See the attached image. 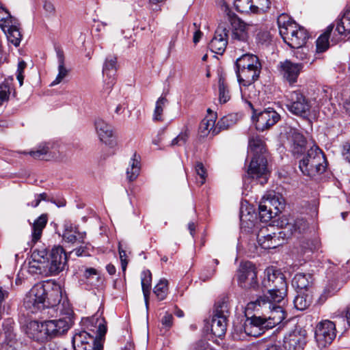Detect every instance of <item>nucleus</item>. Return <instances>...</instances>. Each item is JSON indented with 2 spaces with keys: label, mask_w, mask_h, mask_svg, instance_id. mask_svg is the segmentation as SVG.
<instances>
[{
  "label": "nucleus",
  "mask_w": 350,
  "mask_h": 350,
  "mask_svg": "<svg viewBox=\"0 0 350 350\" xmlns=\"http://www.w3.org/2000/svg\"><path fill=\"white\" fill-rule=\"evenodd\" d=\"M97 274L96 269L94 268H88L85 269L84 272V276L86 278H90L92 275H94Z\"/></svg>",
  "instance_id": "nucleus-64"
},
{
  "label": "nucleus",
  "mask_w": 350,
  "mask_h": 350,
  "mask_svg": "<svg viewBox=\"0 0 350 350\" xmlns=\"http://www.w3.org/2000/svg\"><path fill=\"white\" fill-rule=\"evenodd\" d=\"M280 34L288 46L301 26L292 21L287 14H280L277 20Z\"/></svg>",
  "instance_id": "nucleus-15"
},
{
  "label": "nucleus",
  "mask_w": 350,
  "mask_h": 350,
  "mask_svg": "<svg viewBox=\"0 0 350 350\" xmlns=\"http://www.w3.org/2000/svg\"><path fill=\"white\" fill-rule=\"evenodd\" d=\"M45 321L39 323L32 321L29 323L27 327V333L29 336L35 340H44L49 337L48 333L45 331Z\"/></svg>",
  "instance_id": "nucleus-25"
},
{
  "label": "nucleus",
  "mask_w": 350,
  "mask_h": 350,
  "mask_svg": "<svg viewBox=\"0 0 350 350\" xmlns=\"http://www.w3.org/2000/svg\"><path fill=\"white\" fill-rule=\"evenodd\" d=\"M67 254L62 246L53 247L46 265L50 274L55 275L63 271L67 267Z\"/></svg>",
  "instance_id": "nucleus-12"
},
{
  "label": "nucleus",
  "mask_w": 350,
  "mask_h": 350,
  "mask_svg": "<svg viewBox=\"0 0 350 350\" xmlns=\"http://www.w3.org/2000/svg\"><path fill=\"white\" fill-rule=\"evenodd\" d=\"M336 336V325L329 320L319 323L315 329V338L319 347L329 345Z\"/></svg>",
  "instance_id": "nucleus-9"
},
{
  "label": "nucleus",
  "mask_w": 350,
  "mask_h": 350,
  "mask_svg": "<svg viewBox=\"0 0 350 350\" xmlns=\"http://www.w3.org/2000/svg\"><path fill=\"white\" fill-rule=\"evenodd\" d=\"M167 100L165 97L161 96L156 102L155 109L154 110L152 120L154 122H162L163 109Z\"/></svg>",
  "instance_id": "nucleus-46"
},
{
  "label": "nucleus",
  "mask_w": 350,
  "mask_h": 350,
  "mask_svg": "<svg viewBox=\"0 0 350 350\" xmlns=\"http://www.w3.org/2000/svg\"><path fill=\"white\" fill-rule=\"evenodd\" d=\"M10 94V88L8 85H0V105L8 100Z\"/></svg>",
  "instance_id": "nucleus-54"
},
{
  "label": "nucleus",
  "mask_w": 350,
  "mask_h": 350,
  "mask_svg": "<svg viewBox=\"0 0 350 350\" xmlns=\"http://www.w3.org/2000/svg\"><path fill=\"white\" fill-rule=\"evenodd\" d=\"M279 67L280 73L285 81L290 85H293L297 81V78L303 69V63H293L286 59L280 62Z\"/></svg>",
  "instance_id": "nucleus-17"
},
{
  "label": "nucleus",
  "mask_w": 350,
  "mask_h": 350,
  "mask_svg": "<svg viewBox=\"0 0 350 350\" xmlns=\"http://www.w3.org/2000/svg\"><path fill=\"white\" fill-rule=\"evenodd\" d=\"M262 65L258 57L252 53H245L235 62V72L241 85L248 86L259 78Z\"/></svg>",
  "instance_id": "nucleus-5"
},
{
  "label": "nucleus",
  "mask_w": 350,
  "mask_h": 350,
  "mask_svg": "<svg viewBox=\"0 0 350 350\" xmlns=\"http://www.w3.org/2000/svg\"><path fill=\"white\" fill-rule=\"evenodd\" d=\"M249 149L256 157H267L264 140L258 135H252L249 139Z\"/></svg>",
  "instance_id": "nucleus-30"
},
{
  "label": "nucleus",
  "mask_w": 350,
  "mask_h": 350,
  "mask_svg": "<svg viewBox=\"0 0 350 350\" xmlns=\"http://www.w3.org/2000/svg\"><path fill=\"white\" fill-rule=\"evenodd\" d=\"M96 343L100 342L85 331L76 332L72 338L75 350H92Z\"/></svg>",
  "instance_id": "nucleus-20"
},
{
  "label": "nucleus",
  "mask_w": 350,
  "mask_h": 350,
  "mask_svg": "<svg viewBox=\"0 0 350 350\" xmlns=\"http://www.w3.org/2000/svg\"><path fill=\"white\" fill-rule=\"evenodd\" d=\"M61 293L58 288L46 289L42 284L34 285L24 298L23 304L32 313L45 308L55 312L59 309Z\"/></svg>",
  "instance_id": "nucleus-4"
},
{
  "label": "nucleus",
  "mask_w": 350,
  "mask_h": 350,
  "mask_svg": "<svg viewBox=\"0 0 350 350\" xmlns=\"http://www.w3.org/2000/svg\"><path fill=\"white\" fill-rule=\"evenodd\" d=\"M334 25H329L325 31L321 34L317 40V51L323 53L329 48V38L333 30Z\"/></svg>",
  "instance_id": "nucleus-39"
},
{
  "label": "nucleus",
  "mask_w": 350,
  "mask_h": 350,
  "mask_svg": "<svg viewBox=\"0 0 350 350\" xmlns=\"http://www.w3.org/2000/svg\"><path fill=\"white\" fill-rule=\"evenodd\" d=\"M218 83L219 101L221 104L226 103L231 97L228 86L222 78H219Z\"/></svg>",
  "instance_id": "nucleus-45"
},
{
  "label": "nucleus",
  "mask_w": 350,
  "mask_h": 350,
  "mask_svg": "<svg viewBox=\"0 0 350 350\" xmlns=\"http://www.w3.org/2000/svg\"><path fill=\"white\" fill-rule=\"evenodd\" d=\"M259 217L262 222H267L269 221L273 216V211L268 204L265 202V199L262 198L258 206Z\"/></svg>",
  "instance_id": "nucleus-41"
},
{
  "label": "nucleus",
  "mask_w": 350,
  "mask_h": 350,
  "mask_svg": "<svg viewBox=\"0 0 350 350\" xmlns=\"http://www.w3.org/2000/svg\"><path fill=\"white\" fill-rule=\"evenodd\" d=\"M251 13L261 14L267 12L271 6L270 0H252Z\"/></svg>",
  "instance_id": "nucleus-43"
},
{
  "label": "nucleus",
  "mask_w": 350,
  "mask_h": 350,
  "mask_svg": "<svg viewBox=\"0 0 350 350\" xmlns=\"http://www.w3.org/2000/svg\"><path fill=\"white\" fill-rule=\"evenodd\" d=\"M3 329V336L5 338L4 342L10 347L13 346L16 340V335L14 333L12 327H4Z\"/></svg>",
  "instance_id": "nucleus-52"
},
{
  "label": "nucleus",
  "mask_w": 350,
  "mask_h": 350,
  "mask_svg": "<svg viewBox=\"0 0 350 350\" xmlns=\"http://www.w3.org/2000/svg\"><path fill=\"white\" fill-rule=\"evenodd\" d=\"M31 258V262H30V264H38V265L33 264L32 265V267H36L38 269L41 271L42 268L44 267L43 265L47 263V261L49 260V258H47V251L46 250V249H36L32 252Z\"/></svg>",
  "instance_id": "nucleus-36"
},
{
  "label": "nucleus",
  "mask_w": 350,
  "mask_h": 350,
  "mask_svg": "<svg viewBox=\"0 0 350 350\" xmlns=\"http://www.w3.org/2000/svg\"><path fill=\"white\" fill-rule=\"evenodd\" d=\"M262 287L267 293L260 296L256 300L249 302L246 312L263 310L266 312L274 310L278 307L284 310V297L287 294L288 285L284 275L279 270L267 268L262 281Z\"/></svg>",
  "instance_id": "nucleus-1"
},
{
  "label": "nucleus",
  "mask_w": 350,
  "mask_h": 350,
  "mask_svg": "<svg viewBox=\"0 0 350 350\" xmlns=\"http://www.w3.org/2000/svg\"><path fill=\"white\" fill-rule=\"evenodd\" d=\"M47 221V215L42 214L31 224V243L35 244L41 239L43 230L46 226Z\"/></svg>",
  "instance_id": "nucleus-26"
},
{
  "label": "nucleus",
  "mask_w": 350,
  "mask_h": 350,
  "mask_svg": "<svg viewBox=\"0 0 350 350\" xmlns=\"http://www.w3.org/2000/svg\"><path fill=\"white\" fill-rule=\"evenodd\" d=\"M18 20L12 16L8 10L0 3V27L2 30L10 27L12 24H16Z\"/></svg>",
  "instance_id": "nucleus-40"
},
{
  "label": "nucleus",
  "mask_w": 350,
  "mask_h": 350,
  "mask_svg": "<svg viewBox=\"0 0 350 350\" xmlns=\"http://www.w3.org/2000/svg\"><path fill=\"white\" fill-rule=\"evenodd\" d=\"M314 278L312 274L297 273L292 280V285L297 291H313L312 284Z\"/></svg>",
  "instance_id": "nucleus-23"
},
{
  "label": "nucleus",
  "mask_w": 350,
  "mask_h": 350,
  "mask_svg": "<svg viewBox=\"0 0 350 350\" xmlns=\"http://www.w3.org/2000/svg\"><path fill=\"white\" fill-rule=\"evenodd\" d=\"M313 291H297L293 300L295 308L299 310L307 309L312 303Z\"/></svg>",
  "instance_id": "nucleus-31"
},
{
  "label": "nucleus",
  "mask_w": 350,
  "mask_h": 350,
  "mask_svg": "<svg viewBox=\"0 0 350 350\" xmlns=\"http://www.w3.org/2000/svg\"><path fill=\"white\" fill-rule=\"evenodd\" d=\"M98 327L97 329V336L96 338H97V340H98V339H101L103 337L105 336L107 332V326L106 322L103 319L98 320Z\"/></svg>",
  "instance_id": "nucleus-55"
},
{
  "label": "nucleus",
  "mask_w": 350,
  "mask_h": 350,
  "mask_svg": "<svg viewBox=\"0 0 350 350\" xmlns=\"http://www.w3.org/2000/svg\"><path fill=\"white\" fill-rule=\"evenodd\" d=\"M252 0H234V5L236 10L241 13H251Z\"/></svg>",
  "instance_id": "nucleus-50"
},
{
  "label": "nucleus",
  "mask_w": 350,
  "mask_h": 350,
  "mask_svg": "<svg viewBox=\"0 0 350 350\" xmlns=\"http://www.w3.org/2000/svg\"><path fill=\"white\" fill-rule=\"evenodd\" d=\"M19 25L20 23L18 21H17L16 24H12L10 27H6L5 30H3L7 35L8 41L13 44L15 46H19L22 38Z\"/></svg>",
  "instance_id": "nucleus-34"
},
{
  "label": "nucleus",
  "mask_w": 350,
  "mask_h": 350,
  "mask_svg": "<svg viewBox=\"0 0 350 350\" xmlns=\"http://www.w3.org/2000/svg\"><path fill=\"white\" fill-rule=\"evenodd\" d=\"M43 8L44 10L49 14H54L55 10L53 4L51 2L45 1L44 3Z\"/></svg>",
  "instance_id": "nucleus-62"
},
{
  "label": "nucleus",
  "mask_w": 350,
  "mask_h": 350,
  "mask_svg": "<svg viewBox=\"0 0 350 350\" xmlns=\"http://www.w3.org/2000/svg\"><path fill=\"white\" fill-rule=\"evenodd\" d=\"M237 280L242 288H255L257 286V273L255 266L250 262L241 263L237 271Z\"/></svg>",
  "instance_id": "nucleus-11"
},
{
  "label": "nucleus",
  "mask_w": 350,
  "mask_h": 350,
  "mask_svg": "<svg viewBox=\"0 0 350 350\" xmlns=\"http://www.w3.org/2000/svg\"><path fill=\"white\" fill-rule=\"evenodd\" d=\"M161 323L165 327L170 329L173 324L172 314L166 312L161 319Z\"/></svg>",
  "instance_id": "nucleus-59"
},
{
  "label": "nucleus",
  "mask_w": 350,
  "mask_h": 350,
  "mask_svg": "<svg viewBox=\"0 0 350 350\" xmlns=\"http://www.w3.org/2000/svg\"><path fill=\"white\" fill-rule=\"evenodd\" d=\"M116 71L117 57L110 55L106 57L103 66V74L104 77L103 90L107 94L111 92L115 83Z\"/></svg>",
  "instance_id": "nucleus-16"
},
{
  "label": "nucleus",
  "mask_w": 350,
  "mask_h": 350,
  "mask_svg": "<svg viewBox=\"0 0 350 350\" xmlns=\"http://www.w3.org/2000/svg\"><path fill=\"white\" fill-rule=\"evenodd\" d=\"M280 116L273 108L268 107L261 111L257 116L256 129L264 131L275 124Z\"/></svg>",
  "instance_id": "nucleus-19"
},
{
  "label": "nucleus",
  "mask_w": 350,
  "mask_h": 350,
  "mask_svg": "<svg viewBox=\"0 0 350 350\" xmlns=\"http://www.w3.org/2000/svg\"><path fill=\"white\" fill-rule=\"evenodd\" d=\"M286 98V107L291 113L301 117H307L310 114V100L299 90L290 92Z\"/></svg>",
  "instance_id": "nucleus-8"
},
{
  "label": "nucleus",
  "mask_w": 350,
  "mask_h": 350,
  "mask_svg": "<svg viewBox=\"0 0 350 350\" xmlns=\"http://www.w3.org/2000/svg\"><path fill=\"white\" fill-rule=\"evenodd\" d=\"M64 228L62 237L65 241L74 243L78 241L79 243H84V239L86 236L85 232H79L78 228L70 221L64 223Z\"/></svg>",
  "instance_id": "nucleus-21"
},
{
  "label": "nucleus",
  "mask_w": 350,
  "mask_h": 350,
  "mask_svg": "<svg viewBox=\"0 0 350 350\" xmlns=\"http://www.w3.org/2000/svg\"><path fill=\"white\" fill-rule=\"evenodd\" d=\"M226 17L230 22L232 33V38L234 40L243 42L244 43L247 42L248 36V25L239 18L234 13L226 9Z\"/></svg>",
  "instance_id": "nucleus-14"
},
{
  "label": "nucleus",
  "mask_w": 350,
  "mask_h": 350,
  "mask_svg": "<svg viewBox=\"0 0 350 350\" xmlns=\"http://www.w3.org/2000/svg\"><path fill=\"white\" fill-rule=\"evenodd\" d=\"M326 158L317 145L312 146L299 161V167L308 176L313 177L323 174L327 167Z\"/></svg>",
  "instance_id": "nucleus-6"
},
{
  "label": "nucleus",
  "mask_w": 350,
  "mask_h": 350,
  "mask_svg": "<svg viewBox=\"0 0 350 350\" xmlns=\"http://www.w3.org/2000/svg\"><path fill=\"white\" fill-rule=\"evenodd\" d=\"M251 347L252 349L256 348V350H282L275 335L262 338L256 343H252Z\"/></svg>",
  "instance_id": "nucleus-28"
},
{
  "label": "nucleus",
  "mask_w": 350,
  "mask_h": 350,
  "mask_svg": "<svg viewBox=\"0 0 350 350\" xmlns=\"http://www.w3.org/2000/svg\"><path fill=\"white\" fill-rule=\"evenodd\" d=\"M267 157L252 156L247 169V175L252 179H259L260 185L267 182Z\"/></svg>",
  "instance_id": "nucleus-13"
},
{
  "label": "nucleus",
  "mask_w": 350,
  "mask_h": 350,
  "mask_svg": "<svg viewBox=\"0 0 350 350\" xmlns=\"http://www.w3.org/2000/svg\"><path fill=\"white\" fill-rule=\"evenodd\" d=\"M342 155L345 159L350 163V144H345L344 145Z\"/></svg>",
  "instance_id": "nucleus-63"
},
{
  "label": "nucleus",
  "mask_w": 350,
  "mask_h": 350,
  "mask_svg": "<svg viewBox=\"0 0 350 350\" xmlns=\"http://www.w3.org/2000/svg\"><path fill=\"white\" fill-rule=\"evenodd\" d=\"M72 310L68 308L65 317L59 319L45 321L44 328L49 337H55L66 332L72 324Z\"/></svg>",
  "instance_id": "nucleus-10"
},
{
  "label": "nucleus",
  "mask_w": 350,
  "mask_h": 350,
  "mask_svg": "<svg viewBox=\"0 0 350 350\" xmlns=\"http://www.w3.org/2000/svg\"><path fill=\"white\" fill-rule=\"evenodd\" d=\"M236 115L229 114L228 116H224L218 121L217 124L218 131L220 132L221 130L228 129L230 126H233L236 123Z\"/></svg>",
  "instance_id": "nucleus-47"
},
{
  "label": "nucleus",
  "mask_w": 350,
  "mask_h": 350,
  "mask_svg": "<svg viewBox=\"0 0 350 350\" xmlns=\"http://www.w3.org/2000/svg\"><path fill=\"white\" fill-rule=\"evenodd\" d=\"M153 292L159 301L164 300L168 292V281L165 279H161L154 286Z\"/></svg>",
  "instance_id": "nucleus-44"
},
{
  "label": "nucleus",
  "mask_w": 350,
  "mask_h": 350,
  "mask_svg": "<svg viewBox=\"0 0 350 350\" xmlns=\"http://www.w3.org/2000/svg\"><path fill=\"white\" fill-rule=\"evenodd\" d=\"M49 151V147L47 144H41L35 150H31L29 152V155L36 159H43L44 156L47 154Z\"/></svg>",
  "instance_id": "nucleus-48"
},
{
  "label": "nucleus",
  "mask_w": 350,
  "mask_h": 350,
  "mask_svg": "<svg viewBox=\"0 0 350 350\" xmlns=\"http://www.w3.org/2000/svg\"><path fill=\"white\" fill-rule=\"evenodd\" d=\"M308 38L307 31L302 27L299 28L293 38H291L290 47H300L306 43Z\"/></svg>",
  "instance_id": "nucleus-42"
},
{
  "label": "nucleus",
  "mask_w": 350,
  "mask_h": 350,
  "mask_svg": "<svg viewBox=\"0 0 350 350\" xmlns=\"http://www.w3.org/2000/svg\"><path fill=\"white\" fill-rule=\"evenodd\" d=\"M293 48L295 49L293 51V56L299 60L306 62L309 57V49L306 46H304V45L300 47Z\"/></svg>",
  "instance_id": "nucleus-51"
},
{
  "label": "nucleus",
  "mask_w": 350,
  "mask_h": 350,
  "mask_svg": "<svg viewBox=\"0 0 350 350\" xmlns=\"http://www.w3.org/2000/svg\"><path fill=\"white\" fill-rule=\"evenodd\" d=\"M243 325L240 327V331H243L245 335L258 337L266 329L273 328L280 323L286 317L284 310L281 307L275 308V311L267 312L263 310H253L247 313Z\"/></svg>",
  "instance_id": "nucleus-3"
},
{
  "label": "nucleus",
  "mask_w": 350,
  "mask_h": 350,
  "mask_svg": "<svg viewBox=\"0 0 350 350\" xmlns=\"http://www.w3.org/2000/svg\"><path fill=\"white\" fill-rule=\"evenodd\" d=\"M198 133L200 137H207L209 134L215 136L219 133L217 126H215V120L213 118H204L199 126Z\"/></svg>",
  "instance_id": "nucleus-32"
},
{
  "label": "nucleus",
  "mask_w": 350,
  "mask_h": 350,
  "mask_svg": "<svg viewBox=\"0 0 350 350\" xmlns=\"http://www.w3.org/2000/svg\"><path fill=\"white\" fill-rule=\"evenodd\" d=\"M291 151L293 154H302L306 148V140L304 136L297 131H293L289 137Z\"/></svg>",
  "instance_id": "nucleus-29"
},
{
  "label": "nucleus",
  "mask_w": 350,
  "mask_h": 350,
  "mask_svg": "<svg viewBox=\"0 0 350 350\" xmlns=\"http://www.w3.org/2000/svg\"><path fill=\"white\" fill-rule=\"evenodd\" d=\"M191 350H213V349L206 341L200 340L192 347Z\"/></svg>",
  "instance_id": "nucleus-58"
},
{
  "label": "nucleus",
  "mask_w": 350,
  "mask_h": 350,
  "mask_svg": "<svg viewBox=\"0 0 350 350\" xmlns=\"http://www.w3.org/2000/svg\"><path fill=\"white\" fill-rule=\"evenodd\" d=\"M195 171L197 174L196 181L200 185H203L206 181V170L201 162H197L195 165Z\"/></svg>",
  "instance_id": "nucleus-49"
},
{
  "label": "nucleus",
  "mask_w": 350,
  "mask_h": 350,
  "mask_svg": "<svg viewBox=\"0 0 350 350\" xmlns=\"http://www.w3.org/2000/svg\"><path fill=\"white\" fill-rule=\"evenodd\" d=\"M81 246L74 249L70 254L75 253L77 256H90L91 245L89 243H82Z\"/></svg>",
  "instance_id": "nucleus-53"
},
{
  "label": "nucleus",
  "mask_w": 350,
  "mask_h": 350,
  "mask_svg": "<svg viewBox=\"0 0 350 350\" xmlns=\"http://www.w3.org/2000/svg\"><path fill=\"white\" fill-rule=\"evenodd\" d=\"M336 31L340 36H350V9L336 21Z\"/></svg>",
  "instance_id": "nucleus-35"
},
{
  "label": "nucleus",
  "mask_w": 350,
  "mask_h": 350,
  "mask_svg": "<svg viewBox=\"0 0 350 350\" xmlns=\"http://www.w3.org/2000/svg\"><path fill=\"white\" fill-rule=\"evenodd\" d=\"M265 202L273 208L274 215H277L285 208V200L279 193H270L263 196Z\"/></svg>",
  "instance_id": "nucleus-27"
},
{
  "label": "nucleus",
  "mask_w": 350,
  "mask_h": 350,
  "mask_svg": "<svg viewBox=\"0 0 350 350\" xmlns=\"http://www.w3.org/2000/svg\"><path fill=\"white\" fill-rule=\"evenodd\" d=\"M152 273L149 270L144 271L141 275V284L146 306L148 305L149 295L151 289Z\"/></svg>",
  "instance_id": "nucleus-38"
},
{
  "label": "nucleus",
  "mask_w": 350,
  "mask_h": 350,
  "mask_svg": "<svg viewBox=\"0 0 350 350\" xmlns=\"http://www.w3.org/2000/svg\"><path fill=\"white\" fill-rule=\"evenodd\" d=\"M258 40L261 44L267 45L271 40V35L268 31H261L258 34Z\"/></svg>",
  "instance_id": "nucleus-56"
},
{
  "label": "nucleus",
  "mask_w": 350,
  "mask_h": 350,
  "mask_svg": "<svg viewBox=\"0 0 350 350\" xmlns=\"http://www.w3.org/2000/svg\"><path fill=\"white\" fill-rule=\"evenodd\" d=\"M229 310L227 301L223 299L215 305V310L211 320V332L218 338L224 336L227 329V318Z\"/></svg>",
  "instance_id": "nucleus-7"
},
{
  "label": "nucleus",
  "mask_w": 350,
  "mask_h": 350,
  "mask_svg": "<svg viewBox=\"0 0 350 350\" xmlns=\"http://www.w3.org/2000/svg\"><path fill=\"white\" fill-rule=\"evenodd\" d=\"M120 258L121 261V267L122 271L124 272L126 269L128 262L126 260V252L121 249L120 247L118 248Z\"/></svg>",
  "instance_id": "nucleus-60"
},
{
  "label": "nucleus",
  "mask_w": 350,
  "mask_h": 350,
  "mask_svg": "<svg viewBox=\"0 0 350 350\" xmlns=\"http://www.w3.org/2000/svg\"><path fill=\"white\" fill-rule=\"evenodd\" d=\"M189 136V131L187 128L185 129L177 137L178 138L180 145L185 144Z\"/></svg>",
  "instance_id": "nucleus-61"
},
{
  "label": "nucleus",
  "mask_w": 350,
  "mask_h": 350,
  "mask_svg": "<svg viewBox=\"0 0 350 350\" xmlns=\"http://www.w3.org/2000/svg\"><path fill=\"white\" fill-rule=\"evenodd\" d=\"M95 129L100 140L106 144L112 146L111 138L113 136V128L105 120L98 118L95 120Z\"/></svg>",
  "instance_id": "nucleus-22"
},
{
  "label": "nucleus",
  "mask_w": 350,
  "mask_h": 350,
  "mask_svg": "<svg viewBox=\"0 0 350 350\" xmlns=\"http://www.w3.org/2000/svg\"><path fill=\"white\" fill-rule=\"evenodd\" d=\"M57 56L58 59V75L55 79L51 83V86H54L61 83L68 73V70L64 66V56L63 51L59 49L57 50Z\"/></svg>",
  "instance_id": "nucleus-37"
},
{
  "label": "nucleus",
  "mask_w": 350,
  "mask_h": 350,
  "mask_svg": "<svg viewBox=\"0 0 350 350\" xmlns=\"http://www.w3.org/2000/svg\"><path fill=\"white\" fill-rule=\"evenodd\" d=\"M228 29L220 24L217 28L213 38L209 43L211 50L217 54H223L228 44Z\"/></svg>",
  "instance_id": "nucleus-18"
},
{
  "label": "nucleus",
  "mask_w": 350,
  "mask_h": 350,
  "mask_svg": "<svg viewBox=\"0 0 350 350\" xmlns=\"http://www.w3.org/2000/svg\"><path fill=\"white\" fill-rule=\"evenodd\" d=\"M281 230L274 231L273 226H262L257 234V241L265 250L275 248L282 245L285 239L291 235L304 232L308 228L307 221L303 218L283 217L280 221Z\"/></svg>",
  "instance_id": "nucleus-2"
},
{
  "label": "nucleus",
  "mask_w": 350,
  "mask_h": 350,
  "mask_svg": "<svg viewBox=\"0 0 350 350\" xmlns=\"http://www.w3.org/2000/svg\"><path fill=\"white\" fill-rule=\"evenodd\" d=\"M140 169V157L134 153L126 169L127 179L130 182L135 180L139 174Z\"/></svg>",
  "instance_id": "nucleus-33"
},
{
  "label": "nucleus",
  "mask_w": 350,
  "mask_h": 350,
  "mask_svg": "<svg viewBox=\"0 0 350 350\" xmlns=\"http://www.w3.org/2000/svg\"><path fill=\"white\" fill-rule=\"evenodd\" d=\"M216 269L215 268L211 269H204L201 271L200 278L205 282L211 279L215 273Z\"/></svg>",
  "instance_id": "nucleus-57"
},
{
  "label": "nucleus",
  "mask_w": 350,
  "mask_h": 350,
  "mask_svg": "<svg viewBox=\"0 0 350 350\" xmlns=\"http://www.w3.org/2000/svg\"><path fill=\"white\" fill-rule=\"evenodd\" d=\"M305 345L304 333L293 332L284 338V347L287 350H303Z\"/></svg>",
  "instance_id": "nucleus-24"
}]
</instances>
